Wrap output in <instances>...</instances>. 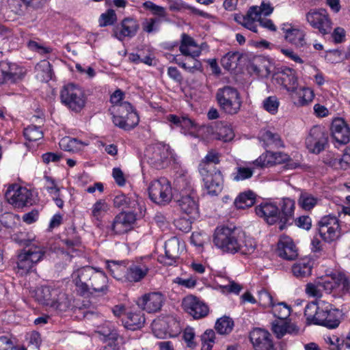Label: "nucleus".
I'll return each mask as SVG.
<instances>
[{"mask_svg":"<svg viewBox=\"0 0 350 350\" xmlns=\"http://www.w3.org/2000/svg\"><path fill=\"white\" fill-rule=\"evenodd\" d=\"M72 279L78 293L85 296L88 293L106 295L109 291L106 274L91 266L77 269L72 273Z\"/></svg>","mask_w":350,"mask_h":350,"instance_id":"obj_1","label":"nucleus"},{"mask_svg":"<svg viewBox=\"0 0 350 350\" xmlns=\"http://www.w3.org/2000/svg\"><path fill=\"white\" fill-rule=\"evenodd\" d=\"M36 299L42 305L59 312L68 310L72 304L68 295L59 288L42 286L36 292Z\"/></svg>","mask_w":350,"mask_h":350,"instance_id":"obj_2","label":"nucleus"},{"mask_svg":"<svg viewBox=\"0 0 350 350\" xmlns=\"http://www.w3.org/2000/svg\"><path fill=\"white\" fill-rule=\"evenodd\" d=\"M215 99L221 111L228 115H234L240 111L242 100L238 90L230 85L219 88L215 93Z\"/></svg>","mask_w":350,"mask_h":350,"instance_id":"obj_3","label":"nucleus"},{"mask_svg":"<svg viewBox=\"0 0 350 350\" xmlns=\"http://www.w3.org/2000/svg\"><path fill=\"white\" fill-rule=\"evenodd\" d=\"M240 237L235 229L217 227L214 233L213 242L223 252L235 254L240 249Z\"/></svg>","mask_w":350,"mask_h":350,"instance_id":"obj_4","label":"nucleus"},{"mask_svg":"<svg viewBox=\"0 0 350 350\" xmlns=\"http://www.w3.org/2000/svg\"><path fill=\"white\" fill-rule=\"evenodd\" d=\"M145 156L148 163L155 169L166 167L170 160L175 161V154L167 144H157L149 146L146 151Z\"/></svg>","mask_w":350,"mask_h":350,"instance_id":"obj_5","label":"nucleus"},{"mask_svg":"<svg viewBox=\"0 0 350 350\" xmlns=\"http://www.w3.org/2000/svg\"><path fill=\"white\" fill-rule=\"evenodd\" d=\"M60 98L66 107L76 113L80 112L84 108L87 100L83 90L73 83L67 84L62 88Z\"/></svg>","mask_w":350,"mask_h":350,"instance_id":"obj_6","label":"nucleus"},{"mask_svg":"<svg viewBox=\"0 0 350 350\" xmlns=\"http://www.w3.org/2000/svg\"><path fill=\"white\" fill-rule=\"evenodd\" d=\"M329 134L324 127L313 126L306 138V146L309 152L318 154L328 145Z\"/></svg>","mask_w":350,"mask_h":350,"instance_id":"obj_7","label":"nucleus"},{"mask_svg":"<svg viewBox=\"0 0 350 350\" xmlns=\"http://www.w3.org/2000/svg\"><path fill=\"white\" fill-rule=\"evenodd\" d=\"M31 197L32 193L29 189L16 184L10 185L5 193L8 202L18 208L31 205Z\"/></svg>","mask_w":350,"mask_h":350,"instance_id":"obj_8","label":"nucleus"},{"mask_svg":"<svg viewBox=\"0 0 350 350\" xmlns=\"http://www.w3.org/2000/svg\"><path fill=\"white\" fill-rule=\"evenodd\" d=\"M150 200L159 204L168 202L172 198L170 182L165 178L152 180L148 187Z\"/></svg>","mask_w":350,"mask_h":350,"instance_id":"obj_9","label":"nucleus"},{"mask_svg":"<svg viewBox=\"0 0 350 350\" xmlns=\"http://www.w3.org/2000/svg\"><path fill=\"white\" fill-rule=\"evenodd\" d=\"M199 172L202 176L207 193L211 196H217L222 191L224 186L221 172L216 168L208 170L204 167H202Z\"/></svg>","mask_w":350,"mask_h":350,"instance_id":"obj_10","label":"nucleus"},{"mask_svg":"<svg viewBox=\"0 0 350 350\" xmlns=\"http://www.w3.org/2000/svg\"><path fill=\"white\" fill-rule=\"evenodd\" d=\"M320 312L318 319L319 325L329 329H334L338 327L340 323V312L338 309L332 307V305L323 301H320Z\"/></svg>","mask_w":350,"mask_h":350,"instance_id":"obj_11","label":"nucleus"},{"mask_svg":"<svg viewBox=\"0 0 350 350\" xmlns=\"http://www.w3.org/2000/svg\"><path fill=\"white\" fill-rule=\"evenodd\" d=\"M306 20L311 26L318 29L323 34H327L332 31V22L324 9L311 10L306 14Z\"/></svg>","mask_w":350,"mask_h":350,"instance_id":"obj_12","label":"nucleus"},{"mask_svg":"<svg viewBox=\"0 0 350 350\" xmlns=\"http://www.w3.org/2000/svg\"><path fill=\"white\" fill-rule=\"evenodd\" d=\"M182 306L183 309L196 319L203 318L208 313V307L193 295L185 297Z\"/></svg>","mask_w":350,"mask_h":350,"instance_id":"obj_13","label":"nucleus"},{"mask_svg":"<svg viewBox=\"0 0 350 350\" xmlns=\"http://www.w3.org/2000/svg\"><path fill=\"white\" fill-rule=\"evenodd\" d=\"M176 202L182 213L187 215L191 219L198 217L199 208L195 193H183L179 197H176Z\"/></svg>","mask_w":350,"mask_h":350,"instance_id":"obj_14","label":"nucleus"},{"mask_svg":"<svg viewBox=\"0 0 350 350\" xmlns=\"http://www.w3.org/2000/svg\"><path fill=\"white\" fill-rule=\"evenodd\" d=\"M250 338L255 350H277L274 347L270 333L265 329H254L250 332Z\"/></svg>","mask_w":350,"mask_h":350,"instance_id":"obj_15","label":"nucleus"},{"mask_svg":"<svg viewBox=\"0 0 350 350\" xmlns=\"http://www.w3.org/2000/svg\"><path fill=\"white\" fill-rule=\"evenodd\" d=\"M279 205V229L280 230H283L287 226L293 224L295 201L288 198H283Z\"/></svg>","mask_w":350,"mask_h":350,"instance_id":"obj_16","label":"nucleus"},{"mask_svg":"<svg viewBox=\"0 0 350 350\" xmlns=\"http://www.w3.org/2000/svg\"><path fill=\"white\" fill-rule=\"evenodd\" d=\"M135 211L122 212L114 219L111 224V230L117 234H122L130 230L131 226L136 220Z\"/></svg>","mask_w":350,"mask_h":350,"instance_id":"obj_17","label":"nucleus"},{"mask_svg":"<svg viewBox=\"0 0 350 350\" xmlns=\"http://www.w3.org/2000/svg\"><path fill=\"white\" fill-rule=\"evenodd\" d=\"M152 268L151 263L146 262H137L133 263L126 269L125 278L129 282H138L143 280Z\"/></svg>","mask_w":350,"mask_h":350,"instance_id":"obj_18","label":"nucleus"},{"mask_svg":"<svg viewBox=\"0 0 350 350\" xmlns=\"http://www.w3.org/2000/svg\"><path fill=\"white\" fill-rule=\"evenodd\" d=\"M138 306L148 313L160 310L163 304V296L159 293L144 295L137 302Z\"/></svg>","mask_w":350,"mask_h":350,"instance_id":"obj_19","label":"nucleus"},{"mask_svg":"<svg viewBox=\"0 0 350 350\" xmlns=\"http://www.w3.org/2000/svg\"><path fill=\"white\" fill-rule=\"evenodd\" d=\"M333 139L340 145H345L350 141V129L342 119L334 120L331 125Z\"/></svg>","mask_w":350,"mask_h":350,"instance_id":"obj_20","label":"nucleus"},{"mask_svg":"<svg viewBox=\"0 0 350 350\" xmlns=\"http://www.w3.org/2000/svg\"><path fill=\"white\" fill-rule=\"evenodd\" d=\"M256 213L269 225L280 224L279 208L273 203H261L255 208Z\"/></svg>","mask_w":350,"mask_h":350,"instance_id":"obj_21","label":"nucleus"},{"mask_svg":"<svg viewBox=\"0 0 350 350\" xmlns=\"http://www.w3.org/2000/svg\"><path fill=\"white\" fill-rule=\"evenodd\" d=\"M139 28L137 21L132 18H125L121 22L120 27L113 29V36L120 41L125 37L132 38L135 36Z\"/></svg>","mask_w":350,"mask_h":350,"instance_id":"obj_22","label":"nucleus"},{"mask_svg":"<svg viewBox=\"0 0 350 350\" xmlns=\"http://www.w3.org/2000/svg\"><path fill=\"white\" fill-rule=\"evenodd\" d=\"M179 258V241L172 238L165 243V255L159 256V261L165 265H172Z\"/></svg>","mask_w":350,"mask_h":350,"instance_id":"obj_23","label":"nucleus"},{"mask_svg":"<svg viewBox=\"0 0 350 350\" xmlns=\"http://www.w3.org/2000/svg\"><path fill=\"white\" fill-rule=\"evenodd\" d=\"M17 70L18 67L15 64L5 61L0 62V84L14 83L21 79V75Z\"/></svg>","mask_w":350,"mask_h":350,"instance_id":"obj_24","label":"nucleus"},{"mask_svg":"<svg viewBox=\"0 0 350 350\" xmlns=\"http://www.w3.org/2000/svg\"><path fill=\"white\" fill-rule=\"evenodd\" d=\"M278 252L280 257L288 260H295L298 256L296 247L289 238H284L278 242Z\"/></svg>","mask_w":350,"mask_h":350,"instance_id":"obj_25","label":"nucleus"},{"mask_svg":"<svg viewBox=\"0 0 350 350\" xmlns=\"http://www.w3.org/2000/svg\"><path fill=\"white\" fill-rule=\"evenodd\" d=\"M285 36V40L297 48H302L307 44L305 40L306 33L304 31L292 27L282 28Z\"/></svg>","mask_w":350,"mask_h":350,"instance_id":"obj_26","label":"nucleus"},{"mask_svg":"<svg viewBox=\"0 0 350 350\" xmlns=\"http://www.w3.org/2000/svg\"><path fill=\"white\" fill-rule=\"evenodd\" d=\"M122 321L126 329L135 331L141 329L144 326L145 317L140 311L129 312L122 318Z\"/></svg>","mask_w":350,"mask_h":350,"instance_id":"obj_27","label":"nucleus"},{"mask_svg":"<svg viewBox=\"0 0 350 350\" xmlns=\"http://www.w3.org/2000/svg\"><path fill=\"white\" fill-rule=\"evenodd\" d=\"M295 105L304 106L311 102L314 98L313 92L308 88L298 87L290 93Z\"/></svg>","mask_w":350,"mask_h":350,"instance_id":"obj_28","label":"nucleus"},{"mask_svg":"<svg viewBox=\"0 0 350 350\" xmlns=\"http://www.w3.org/2000/svg\"><path fill=\"white\" fill-rule=\"evenodd\" d=\"M318 282L321 292L324 291L327 293H330L332 291L338 287L340 283H342L344 286H345L348 283L347 280L341 275H338L337 278L332 276L320 278Z\"/></svg>","mask_w":350,"mask_h":350,"instance_id":"obj_29","label":"nucleus"},{"mask_svg":"<svg viewBox=\"0 0 350 350\" xmlns=\"http://www.w3.org/2000/svg\"><path fill=\"white\" fill-rule=\"evenodd\" d=\"M36 77L41 82H48L53 78V72L48 60L44 59L35 66Z\"/></svg>","mask_w":350,"mask_h":350,"instance_id":"obj_30","label":"nucleus"},{"mask_svg":"<svg viewBox=\"0 0 350 350\" xmlns=\"http://www.w3.org/2000/svg\"><path fill=\"white\" fill-rule=\"evenodd\" d=\"M189 46L197 47L198 45L193 38L186 33H183L181 36L180 45L179 46V51L180 53L185 56H190L193 59L200 56L201 54V50L198 49L190 52L188 49Z\"/></svg>","mask_w":350,"mask_h":350,"instance_id":"obj_31","label":"nucleus"},{"mask_svg":"<svg viewBox=\"0 0 350 350\" xmlns=\"http://www.w3.org/2000/svg\"><path fill=\"white\" fill-rule=\"evenodd\" d=\"M259 139L263 142V146L266 149L270 146L275 148L284 147L280 136L278 133H273L269 130L261 132Z\"/></svg>","mask_w":350,"mask_h":350,"instance_id":"obj_32","label":"nucleus"},{"mask_svg":"<svg viewBox=\"0 0 350 350\" xmlns=\"http://www.w3.org/2000/svg\"><path fill=\"white\" fill-rule=\"evenodd\" d=\"M113 205L117 208H130L135 211L137 207L140 206V202L137 197H128L123 193L118 194L113 198Z\"/></svg>","mask_w":350,"mask_h":350,"instance_id":"obj_33","label":"nucleus"},{"mask_svg":"<svg viewBox=\"0 0 350 350\" xmlns=\"http://www.w3.org/2000/svg\"><path fill=\"white\" fill-rule=\"evenodd\" d=\"M320 301H312L306 305L304 310V316L308 324L319 325L318 319L319 317L318 316L320 312Z\"/></svg>","mask_w":350,"mask_h":350,"instance_id":"obj_34","label":"nucleus"},{"mask_svg":"<svg viewBox=\"0 0 350 350\" xmlns=\"http://www.w3.org/2000/svg\"><path fill=\"white\" fill-rule=\"evenodd\" d=\"M256 202V195L252 191L241 193L234 200V206L239 209L250 207Z\"/></svg>","mask_w":350,"mask_h":350,"instance_id":"obj_35","label":"nucleus"},{"mask_svg":"<svg viewBox=\"0 0 350 350\" xmlns=\"http://www.w3.org/2000/svg\"><path fill=\"white\" fill-rule=\"evenodd\" d=\"M280 79L284 87L290 93L298 88L297 79L295 77V71L292 69L288 68L282 72Z\"/></svg>","mask_w":350,"mask_h":350,"instance_id":"obj_36","label":"nucleus"},{"mask_svg":"<svg viewBox=\"0 0 350 350\" xmlns=\"http://www.w3.org/2000/svg\"><path fill=\"white\" fill-rule=\"evenodd\" d=\"M340 226H328L327 228H318L320 237L327 243H332L337 240L340 236Z\"/></svg>","mask_w":350,"mask_h":350,"instance_id":"obj_37","label":"nucleus"},{"mask_svg":"<svg viewBox=\"0 0 350 350\" xmlns=\"http://www.w3.org/2000/svg\"><path fill=\"white\" fill-rule=\"evenodd\" d=\"M174 183L176 189L180 192V196L183 195V193H195L191 185V180L185 175L177 176Z\"/></svg>","mask_w":350,"mask_h":350,"instance_id":"obj_38","label":"nucleus"},{"mask_svg":"<svg viewBox=\"0 0 350 350\" xmlns=\"http://www.w3.org/2000/svg\"><path fill=\"white\" fill-rule=\"evenodd\" d=\"M241 57L238 52H228L221 59V64L227 70H232L237 68Z\"/></svg>","mask_w":350,"mask_h":350,"instance_id":"obj_39","label":"nucleus"},{"mask_svg":"<svg viewBox=\"0 0 350 350\" xmlns=\"http://www.w3.org/2000/svg\"><path fill=\"white\" fill-rule=\"evenodd\" d=\"M27 246H29V247L26 250L24 249L23 252L27 254V256L30 259L31 262L33 265H36L39 261H40L44 254L45 251L43 247H40L39 246L35 245H27Z\"/></svg>","mask_w":350,"mask_h":350,"instance_id":"obj_40","label":"nucleus"},{"mask_svg":"<svg viewBox=\"0 0 350 350\" xmlns=\"http://www.w3.org/2000/svg\"><path fill=\"white\" fill-rule=\"evenodd\" d=\"M107 269L114 278L122 280L123 278H125L127 268L123 262L118 263L116 261H108Z\"/></svg>","mask_w":350,"mask_h":350,"instance_id":"obj_41","label":"nucleus"},{"mask_svg":"<svg viewBox=\"0 0 350 350\" xmlns=\"http://www.w3.org/2000/svg\"><path fill=\"white\" fill-rule=\"evenodd\" d=\"M234 327V321L228 317L219 319L215 323V329L219 334H228Z\"/></svg>","mask_w":350,"mask_h":350,"instance_id":"obj_42","label":"nucleus"},{"mask_svg":"<svg viewBox=\"0 0 350 350\" xmlns=\"http://www.w3.org/2000/svg\"><path fill=\"white\" fill-rule=\"evenodd\" d=\"M318 199L307 192H301L298 199L299 205L306 211L312 209L317 204Z\"/></svg>","mask_w":350,"mask_h":350,"instance_id":"obj_43","label":"nucleus"},{"mask_svg":"<svg viewBox=\"0 0 350 350\" xmlns=\"http://www.w3.org/2000/svg\"><path fill=\"white\" fill-rule=\"evenodd\" d=\"M219 154L214 150H211L208 152L204 159L201 161L199 165V171L200 168L204 167L208 170H212L215 167L211 166V163L217 164L219 163Z\"/></svg>","mask_w":350,"mask_h":350,"instance_id":"obj_44","label":"nucleus"},{"mask_svg":"<svg viewBox=\"0 0 350 350\" xmlns=\"http://www.w3.org/2000/svg\"><path fill=\"white\" fill-rule=\"evenodd\" d=\"M291 307L285 302H278L272 306V312L279 319H285L291 314Z\"/></svg>","mask_w":350,"mask_h":350,"instance_id":"obj_45","label":"nucleus"},{"mask_svg":"<svg viewBox=\"0 0 350 350\" xmlns=\"http://www.w3.org/2000/svg\"><path fill=\"white\" fill-rule=\"evenodd\" d=\"M83 143L76 138L65 137L61 139L59 146L62 149L69 151L75 152L79 150Z\"/></svg>","mask_w":350,"mask_h":350,"instance_id":"obj_46","label":"nucleus"},{"mask_svg":"<svg viewBox=\"0 0 350 350\" xmlns=\"http://www.w3.org/2000/svg\"><path fill=\"white\" fill-rule=\"evenodd\" d=\"M24 137L29 142H36L43 137V133L40 127L35 125H30L25 128L23 131Z\"/></svg>","mask_w":350,"mask_h":350,"instance_id":"obj_47","label":"nucleus"},{"mask_svg":"<svg viewBox=\"0 0 350 350\" xmlns=\"http://www.w3.org/2000/svg\"><path fill=\"white\" fill-rule=\"evenodd\" d=\"M23 251L18 255L17 268L21 274L27 273L34 265Z\"/></svg>","mask_w":350,"mask_h":350,"instance_id":"obj_48","label":"nucleus"},{"mask_svg":"<svg viewBox=\"0 0 350 350\" xmlns=\"http://www.w3.org/2000/svg\"><path fill=\"white\" fill-rule=\"evenodd\" d=\"M292 272L297 278H305L311 274L312 266L305 262L295 264L292 267Z\"/></svg>","mask_w":350,"mask_h":350,"instance_id":"obj_49","label":"nucleus"},{"mask_svg":"<svg viewBox=\"0 0 350 350\" xmlns=\"http://www.w3.org/2000/svg\"><path fill=\"white\" fill-rule=\"evenodd\" d=\"M100 335L104 336L106 340L111 342H116L119 338V334L116 329L109 326L101 327L97 332Z\"/></svg>","mask_w":350,"mask_h":350,"instance_id":"obj_50","label":"nucleus"},{"mask_svg":"<svg viewBox=\"0 0 350 350\" xmlns=\"http://www.w3.org/2000/svg\"><path fill=\"white\" fill-rule=\"evenodd\" d=\"M256 249V243L252 239H247L244 242L240 237V249L237 250V252H240L244 255H248L252 254Z\"/></svg>","mask_w":350,"mask_h":350,"instance_id":"obj_51","label":"nucleus"},{"mask_svg":"<svg viewBox=\"0 0 350 350\" xmlns=\"http://www.w3.org/2000/svg\"><path fill=\"white\" fill-rule=\"evenodd\" d=\"M125 122L126 131H130L134 129L139 123V118L137 112L133 109L129 113H126Z\"/></svg>","mask_w":350,"mask_h":350,"instance_id":"obj_52","label":"nucleus"},{"mask_svg":"<svg viewBox=\"0 0 350 350\" xmlns=\"http://www.w3.org/2000/svg\"><path fill=\"white\" fill-rule=\"evenodd\" d=\"M279 101L275 96H269L263 101L264 109L271 114H275L278 109Z\"/></svg>","mask_w":350,"mask_h":350,"instance_id":"obj_53","label":"nucleus"},{"mask_svg":"<svg viewBox=\"0 0 350 350\" xmlns=\"http://www.w3.org/2000/svg\"><path fill=\"white\" fill-rule=\"evenodd\" d=\"M234 136L232 128L227 124L221 127L217 133V139L224 142L230 141L234 138Z\"/></svg>","mask_w":350,"mask_h":350,"instance_id":"obj_54","label":"nucleus"},{"mask_svg":"<svg viewBox=\"0 0 350 350\" xmlns=\"http://www.w3.org/2000/svg\"><path fill=\"white\" fill-rule=\"evenodd\" d=\"M259 304L264 308H269L274 306L272 296L265 289L258 291Z\"/></svg>","mask_w":350,"mask_h":350,"instance_id":"obj_55","label":"nucleus"},{"mask_svg":"<svg viewBox=\"0 0 350 350\" xmlns=\"http://www.w3.org/2000/svg\"><path fill=\"white\" fill-rule=\"evenodd\" d=\"M116 21V14L113 10H109L107 12L103 13L100 17V26L106 27L113 25Z\"/></svg>","mask_w":350,"mask_h":350,"instance_id":"obj_56","label":"nucleus"},{"mask_svg":"<svg viewBox=\"0 0 350 350\" xmlns=\"http://www.w3.org/2000/svg\"><path fill=\"white\" fill-rule=\"evenodd\" d=\"M340 226L338 218L332 215L323 216L318 222V228H325L328 226Z\"/></svg>","mask_w":350,"mask_h":350,"instance_id":"obj_57","label":"nucleus"},{"mask_svg":"<svg viewBox=\"0 0 350 350\" xmlns=\"http://www.w3.org/2000/svg\"><path fill=\"white\" fill-rule=\"evenodd\" d=\"M175 62L181 68L188 71L190 73H194L196 71H202V65L201 62L196 59H193V64L191 66H187V64L184 62H179L176 59Z\"/></svg>","mask_w":350,"mask_h":350,"instance_id":"obj_58","label":"nucleus"},{"mask_svg":"<svg viewBox=\"0 0 350 350\" xmlns=\"http://www.w3.org/2000/svg\"><path fill=\"white\" fill-rule=\"evenodd\" d=\"M175 62L181 68L188 71L190 73H194L196 71H202V65L201 62L196 59H193V64L191 66H187V64L184 62H179L176 59Z\"/></svg>","mask_w":350,"mask_h":350,"instance_id":"obj_59","label":"nucleus"},{"mask_svg":"<svg viewBox=\"0 0 350 350\" xmlns=\"http://www.w3.org/2000/svg\"><path fill=\"white\" fill-rule=\"evenodd\" d=\"M108 210V205L104 200L97 201L93 206L92 216L98 219L103 212Z\"/></svg>","mask_w":350,"mask_h":350,"instance_id":"obj_60","label":"nucleus"},{"mask_svg":"<svg viewBox=\"0 0 350 350\" xmlns=\"http://www.w3.org/2000/svg\"><path fill=\"white\" fill-rule=\"evenodd\" d=\"M253 175V170L248 167H237V173L233 179L236 181L243 180L250 178Z\"/></svg>","mask_w":350,"mask_h":350,"instance_id":"obj_61","label":"nucleus"},{"mask_svg":"<svg viewBox=\"0 0 350 350\" xmlns=\"http://www.w3.org/2000/svg\"><path fill=\"white\" fill-rule=\"evenodd\" d=\"M161 20L157 18H151L144 24L143 29L148 33L158 31Z\"/></svg>","mask_w":350,"mask_h":350,"instance_id":"obj_62","label":"nucleus"},{"mask_svg":"<svg viewBox=\"0 0 350 350\" xmlns=\"http://www.w3.org/2000/svg\"><path fill=\"white\" fill-rule=\"evenodd\" d=\"M195 333L193 329L191 327H187L183 335V340L187 342L188 347L193 349L196 344L193 342Z\"/></svg>","mask_w":350,"mask_h":350,"instance_id":"obj_63","label":"nucleus"},{"mask_svg":"<svg viewBox=\"0 0 350 350\" xmlns=\"http://www.w3.org/2000/svg\"><path fill=\"white\" fill-rule=\"evenodd\" d=\"M306 292L308 295L314 297H321L322 296V292L318 281L315 282L314 284H308L306 285Z\"/></svg>","mask_w":350,"mask_h":350,"instance_id":"obj_64","label":"nucleus"}]
</instances>
